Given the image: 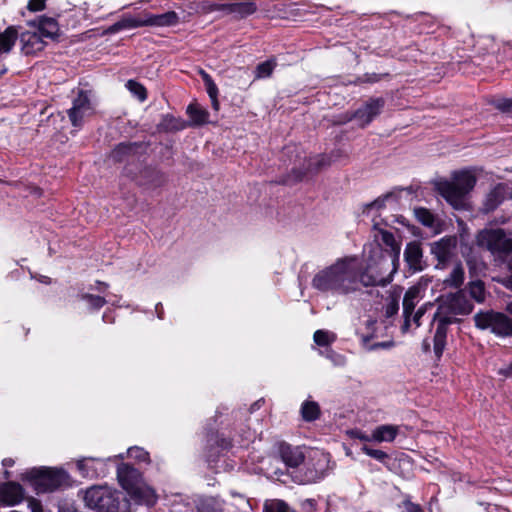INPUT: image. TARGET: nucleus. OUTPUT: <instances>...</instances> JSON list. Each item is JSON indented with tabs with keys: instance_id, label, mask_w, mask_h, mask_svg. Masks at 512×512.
<instances>
[{
	"instance_id": "1",
	"label": "nucleus",
	"mask_w": 512,
	"mask_h": 512,
	"mask_svg": "<svg viewBox=\"0 0 512 512\" xmlns=\"http://www.w3.org/2000/svg\"><path fill=\"white\" fill-rule=\"evenodd\" d=\"M372 256L367 260L365 270L361 272L357 258L344 257L337 259L333 264L320 269L312 278L314 289L331 293L332 295H347L364 286H386L391 282L387 261L379 247L371 250Z\"/></svg>"
},
{
	"instance_id": "2",
	"label": "nucleus",
	"mask_w": 512,
	"mask_h": 512,
	"mask_svg": "<svg viewBox=\"0 0 512 512\" xmlns=\"http://www.w3.org/2000/svg\"><path fill=\"white\" fill-rule=\"evenodd\" d=\"M476 184V178L470 171H458L452 174L451 180L436 183L438 193L455 209L466 207V197Z\"/></svg>"
},
{
	"instance_id": "3",
	"label": "nucleus",
	"mask_w": 512,
	"mask_h": 512,
	"mask_svg": "<svg viewBox=\"0 0 512 512\" xmlns=\"http://www.w3.org/2000/svg\"><path fill=\"white\" fill-rule=\"evenodd\" d=\"M84 502L97 512H131L126 496L106 486H93L84 493Z\"/></svg>"
},
{
	"instance_id": "4",
	"label": "nucleus",
	"mask_w": 512,
	"mask_h": 512,
	"mask_svg": "<svg viewBox=\"0 0 512 512\" xmlns=\"http://www.w3.org/2000/svg\"><path fill=\"white\" fill-rule=\"evenodd\" d=\"M37 492H50L68 482L69 476L64 470L51 468H33L24 474Z\"/></svg>"
},
{
	"instance_id": "5",
	"label": "nucleus",
	"mask_w": 512,
	"mask_h": 512,
	"mask_svg": "<svg viewBox=\"0 0 512 512\" xmlns=\"http://www.w3.org/2000/svg\"><path fill=\"white\" fill-rule=\"evenodd\" d=\"M476 245L497 258H504L512 252V239L499 228L479 231L476 235Z\"/></svg>"
},
{
	"instance_id": "6",
	"label": "nucleus",
	"mask_w": 512,
	"mask_h": 512,
	"mask_svg": "<svg viewBox=\"0 0 512 512\" xmlns=\"http://www.w3.org/2000/svg\"><path fill=\"white\" fill-rule=\"evenodd\" d=\"M475 326L481 330L489 329L498 337L512 336V318L502 312L481 311L474 315Z\"/></svg>"
},
{
	"instance_id": "7",
	"label": "nucleus",
	"mask_w": 512,
	"mask_h": 512,
	"mask_svg": "<svg viewBox=\"0 0 512 512\" xmlns=\"http://www.w3.org/2000/svg\"><path fill=\"white\" fill-rule=\"evenodd\" d=\"M374 230V237L376 241L382 242L387 247V249L384 251L381 248L380 244L369 245V255L367 257V260L370 258V256L373 255L371 250L374 249L376 246L379 247L383 253L384 260L387 261L389 265V270L385 273V275H389V277L392 279L393 274L397 271V264L399 262L401 250L400 245L399 243H397L394 235L391 232L381 227H378V224L376 223L374 224Z\"/></svg>"
},
{
	"instance_id": "8",
	"label": "nucleus",
	"mask_w": 512,
	"mask_h": 512,
	"mask_svg": "<svg viewBox=\"0 0 512 512\" xmlns=\"http://www.w3.org/2000/svg\"><path fill=\"white\" fill-rule=\"evenodd\" d=\"M473 305L467 299L462 291L449 293L439 299L437 315L448 316L453 321H457V316L469 314Z\"/></svg>"
},
{
	"instance_id": "9",
	"label": "nucleus",
	"mask_w": 512,
	"mask_h": 512,
	"mask_svg": "<svg viewBox=\"0 0 512 512\" xmlns=\"http://www.w3.org/2000/svg\"><path fill=\"white\" fill-rule=\"evenodd\" d=\"M94 104L91 91L78 90L77 96L72 101V107L67 111L73 127H81L84 119L94 113Z\"/></svg>"
},
{
	"instance_id": "10",
	"label": "nucleus",
	"mask_w": 512,
	"mask_h": 512,
	"mask_svg": "<svg viewBox=\"0 0 512 512\" xmlns=\"http://www.w3.org/2000/svg\"><path fill=\"white\" fill-rule=\"evenodd\" d=\"M383 106L384 100L382 98L370 99L360 108H358L354 113L345 114L342 123L355 120L359 127L364 128L370 124L376 116L380 114Z\"/></svg>"
},
{
	"instance_id": "11",
	"label": "nucleus",
	"mask_w": 512,
	"mask_h": 512,
	"mask_svg": "<svg viewBox=\"0 0 512 512\" xmlns=\"http://www.w3.org/2000/svg\"><path fill=\"white\" fill-rule=\"evenodd\" d=\"M424 297V290L421 285H414L410 287L403 298V315H404V324L402 326V330L405 332L409 329L411 315L416 307V305L420 302V300Z\"/></svg>"
},
{
	"instance_id": "12",
	"label": "nucleus",
	"mask_w": 512,
	"mask_h": 512,
	"mask_svg": "<svg viewBox=\"0 0 512 512\" xmlns=\"http://www.w3.org/2000/svg\"><path fill=\"white\" fill-rule=\"evenodd\" d=\"M77 469L80 474L89 479L103 477L107 473V465L104 459L85 457L77 461Z\"/></svg>"
},
{
	"instance_id": "13",
	"label": "nucleus",
	"mask_w": 512,
	"mask_h": 512,
	"mask_svg": "<svg viewBox=\"0 0 512 512\" xmlns=\"http://www.w3.org/2000/svg\"><path fill=\"white\" fill-rule=\"evenodd\" d=\"M455 237H443L440 240L431 243V253L438 260L437 268L444 265L451 259L453 251L456 248Z\"/></svg>"
},
{
	"instance_id": "14",
	"label": "nucleus",
	"mask_w": 512,
	"mask_h": 512,
	"mask_svg": "<svg viewBox=\"0 0 512 512\" xmlns=\"http://www.w3.org/2000/svg\"><path fill=\"white\" fill-rule=\"evenodd\" d=\"M404 259L411 270L419 272L424 270L426 263L423 260V251L417 241L409 242L404 251Z\"/></svg>"
},
{
	"instance_id": "15",
	"label": "nucleus",
	"mask_w": 512,
	"mask_h": 512,
	"mask_svg": "<svg viewBox=\"0 0 512 512\" xmlns=\"http://www.w3.org/2000/svg\"><path fill=\"white\" fill-rule=\"evenodd\" d=\"M23 499L22 486L16 482L0 483V505L14 506Z\"/></svg>"
},
{
	"instance_id": "16",
	"label": "nucleus",
	"mask_w": 512,
	"mask_h": 512,
	"mask_svg": "<svg viewBox=\"0 0 512 512\" xmlns=\"http://www.w3.org/2000/svg\"><path fill=\"white\" fill-rule=\"evenodd\" d=\"M125 491L137 504L151 506L156 502L154 490L145 485L142 481L135 483L131 488L125 489Z\"/></svg>"
},
{
	"instance_id": "17",
	"label": "nucleus",
	"mask_w": 512,
	"mask_h": 512,
	"mask_svg": "<svg viewBox=\"0 0 512 512\" xmlns=\"http://www.w3.org/2000/svg\"><path fill=\"white\" fill-rule=\"evenodd\" d=\"M217 10H223L228 13L236 14L240 18L247 17L256 12L257 6L251 0H240L237 2L226 3L215 6Z\"/></svg>"
},
{
	"instance_id": "18",
	"label": "nucleus",
	"mask_w": 512,
	"mask_h": 512,
	"mask_svg": "<svg viewBox=\"0 0 512 512\" xmlns=\"http://www.w3.org/2000/svg\"><path fill=\"white\" fill-rule=\"evenodd\" d=\"M22 50L25 54H34L44 49L45 41L38 31H27L21 34Z\"/></svg>"
},
{
	"instance_id": "19",
	"label": "nucleus",
	"mask_w": 512,
	"mask_h": 512,
	"mask_svg": "<svg viewBox=\"0 0 512 512\" xmlns=\"http://www.w3.org/2000/svg\"><path fill=\"white\" fill-rule=\"evenodd\" d=\"M279 453L283 462L292 468L303 463L305 455L300 447H293L289 444H281Z\"/></svg>"
},
{
	"instance_id": "20",
	"label": "nucleus",
	"mask_w": 512,
	"mask_h": 512,
	"mask_svg": "<svg viewBox=\"0 0 512 512\" xmlns=\"http://www.w3.org/2000/svg\"><path fill=\"white\" fill-rule=\"evenodd\" d=\"M117 478L124 490L131 488L132 485L141 481L138 470L128 464H121L118 466Z\"/></svg>"
},
{
	"instance_id": "21",
	"label": "nucleus",
	"mask_w": 512,
	"mask_h": 512,
	"mask_svg": "<svg viewBox=\"0 0 512 512\" xmlns=\"http://www.w3.org/2000/svg\"><path fill=\"white\" fill-rule=\"evenodd\" d=\"M505 197V186L497 185L487 194L484 202V211L488 213L495 210L504 201Z\"/></svg>"
},
{
	"instance_id": "22",
	"label": "nucleus",
	"mask_w": 512,
	"mask_h": 512,
	"mask_svg": "<svg viewBox=\"0 0 512 512\" xmlns=\"http://www.w3.org/2000/svg\"><path fill=\"white\" fill-rule=\"evenodd\" d=\"M178 15L174 11L163 14L148 15L145 18L146 26H171L178 23Z\"/></svg>"
},
{
	"instance_id": "23",
	"label": "nucleus",
	"mask_w": 512,
	"mask_h": 512,
	"mask_svg": "<svg viewBox=\"0 0 512 512\" xmlns=\"http://www.w3.org/2000/svg\"><path fill=\"white\" fill-rule=\"evenodd\" d=\"M43 38L54 39L59 32L57 21L51 17H42L38 22L37 30Z\"/></svg>"
},
{
	"instance_id": "24",
	"label": "nucleus",
	"mask_w": 512,
	"mask_h": 512,
	"mask_svg": "<svg viewBox=\"0 0 512 512\" xmlns=\"http://www.w3.org/2000/svg\"><path fill=\"white\" fill-rule=\"evenodd\" d=\"M398 430V426L395 425L378 426L372 433V439L377 442H391L396 438Z\"/></svg>"
},
{
	"instance_id": "25",
	"label": "nucleus",
	"mask_w": 512,
	"mask_h": 512,
	"mask_svg": "<svg viewBox=\"0 0 512 512\" xmlns=\"http://www.w3.org/2000/svg\"><path fill=\"white\" fill-rule=\"evenodd\" d=\"M17 38L18 31L14 26H10L3 33H0V53L9 52Z\"/></svg>"
},
{
	"instance_id": "26",
	"label": "nucleus",
	"mask_w": 512,
	"mask_h": 512,
	"mask_svg": "<svg viewBox=\"0 0 512 512\" xmlns=\"http://www.w3.org/2000/svg\"><path fill=\"white\" fill-rule=\"evenodd\" d=\"M300 412L303 420L306 422L317 420L321 413L319 404L310 400H306L302 403Z\"/></svg>"
},
{
	"instance_id": "27",
	"label": "nucleus",
	"mask_w": 512,
	"mask_h": 512,
	"mask_svg": "<svg viewBox=\"0 0 512 512\" xmlns=\"http://www.w3.org/2000/svg\"><path fill=\"white\" fill-rule=\"evenodd\" d=\"M142 26H146L145 18L124 17L121 20L114 23L110 27V30L112 32H118L123 29H132Z\"/></svg>"
},
{
	"instance_id": "28",
	"label": "nucleus",
	"mask_w": 512,
	"mask_h": 512,
	"mask_svg": "<svg viewBox=\"0 0 512 512\" xmlns=\"http://www.w3.org/2000/svg\"><path fill=\"white\" fill-rule=\"evenodd\" d=\"M416 219L426 227L432 228L437 232V219L435 216L426 208L420 207L414 209Z\"/></svg>"
},
{
	"instance_id": "29",
	"label": "nucleus",
	"mask_w": 512,
	"mask_h": 512,
	"mask_svg": "<svg viewBox=\"0 0 512 512\" xmlns=\"http://www.w3.org/2000/svg\"><path fill=\"white\" fill-rule=\"evenodd\" d=\"M464 282V269L461 264H456L449 276L444 280V284L449 287L458 288Z\"/></svg>"
},
{
	"instance_id": "30",
	"label": "nucleus",
	"mask_w": 512,
	"mask_h": 512,
	"mask_svg": "<svg viewBox=\"0 0 512 512\" xmlns=\"http://www.w3.org/2000/svg\"><path fill=\"white\" fill-rule=\"evenodd\" d=\"M276 65L277 64L274 59H269L258 64L255 69V79H263L270 77Z\"/></svg>"
},
{
	"instance_id": "31",
	"label": "nucleus",
	"mask_w": 512,
	"mask_h": 512,
	"mask_svg": "<svg viewBox=\"0 0 512 512\" xmlns=\"http://www.w3.org/2000/svg\"><path fill=\"white\" fill-rule=\"evenodd\" d=\"M187 113L189 114L193 123L196 125H201L208 122L209 113L197 106L189 105L187 108Z\"/></svg>"
},
{
	"instance_id": "32",
	"label": "nucleus",
	"mask_w": 512,
	"mask_h": 512,
	"mask_svg": "<svg viewBox=\"0 0 512 512\" xmlns=\"http://www.w3.org/2000/svg\"><path fill=\"white\" fill-rule=\"evenodd\" d=\"M433 320L438 323L434 336L438 338H446L447 326L455 321L448 318V316L437 315V312L434 313Z\"/></svg>"
},
{
	"instance_id": "33",
	"label": "nucleus",
	"mask_w": 512,
	"mask_h": 512,
	"mask_svg": "<svg viewBox=\"0 0 512 512\" xmlns=\"http://www.w3.org/2000/svg\"><path fill=\"white\" fill-rule=\"evenodd\" d=\"M470 296L478 303H482L485 300V287L484 283L480 280L471 281L469 283Z\"/></svg>"
},
{
	"instance_id": "34",
	"label": "nucleus",
	"mask_w": 512,
	"mask_h": 512,
	"mask_svg": "<svg viewBox=\"0 0 512 512\" xmlns=\"http://www.w3.org/2000/svg\"><path fill=\"white\" fill-rule=\"evenodd\" d=\"M126 88L141 102L147 98V92L145 87L137 81L128 80Z\"/></svg>"
},
{
	"instance_id": "35",
	"label": "nucleus",
	"mask_w": 512,
	"mask_h": 512,
	"mask_svg": "<svg viewBox=\"0 0 512 512\" xmlns=\"http://www.w3.org/2000/svg\"><path fill=\"white\" fill-rule=\"evenodd\" d=\"M265 512H289V506L279 499L266 500L264 503Z\"/></svg>"
},
{
	"instance_id": "36",
	"label": "nucleus",
	"mask_w": 512,
	"mask_h": 512,
	"mask_svg": "<svg viewBox=\"0 0 512 512\" xmlns=\"http://www.w3.org/2000/svg\"><path fill=\"white\" fill-rule=\"evenodd\" d=\"M329 165H330V160L327 157H325L323 155H318V156H315V157L309 159V163H308L306 170L308 172H317L321 168L329 166Z\"/></svg>"
},
{
	"instance_id": "37",
	"label": "nucleus",
	"mask_w": 512,
	"mask_h": 512,
	"mask_svg": "<svg viewBox=\"0 0 512 512\" xmlns=\"http://www.w3.org/2000/svg\"><path fill=\"white\" fill-rule=\"evenodd\" d=\"M199 74L202 77V80L204 82V85H205V88H206V91H207L209 97L210 98L217 97L218 96V88H217L215 82L213 81V79L211 78V76L204 70H200Z\"/></svg>"
},
{
	"instance_id": "38",
	"label": "nucleus",
	"mask_w": 512,
	"mask_h": 512,
	"mask_svg": "<svg viewBox=\"0 0 512 512\" xmlns=\"http://www.w3.org/2000/svg\"><path fill=\"white\" fill-rule=\"evenodd\" d=\"M314 341L319 346H326L334 341L335 335L333 333L324 331V330H317L314 333Z\"/></svg>"
},
{
	"instance_id": "39",
	"label": "nucleus",
	"mask_w": 512,
	"mask_h": 512,
	"mask_svg": "<svg viewBox=\"0 0 512 512\" xmlns=\"http://www.w3.org/2000/svg\"><path fill=\"white\" fill-rule=\"evenodd\" d=\"M161 127L165 130H181L184 128L183 124L173 118L172 116H165L161 123Z\"/></svg>"
},
{
	"instance_id": "40",
	"label": "nucleus",
	"mask_w": 512,
	"mask_h": 512,
	"mask_svg": "<svg viewBox=\"0 0 512 512\" xmlns=\"http://www.w3.org/2000/svg\"><path fill=\"white\" fill-rule=\"evenodd\" d=\"M496 109L504 113H512V98H499L493 101Z\"/></svg>"
},
{
	"instance_id": "41",
	"label": "nucleus",
	"mask_w": 512,
	"mask_h": 512,
	"mask_svg": "<svg viewBox=\"0 0 512 512\" xmlns=\"http://www.w3.org/2000/svg\"><path fill=\"white\" fill-rule=\"evenodd\" d=\"M83 299L92 307L95 309H99L103 307L107 300L104 297L96 296L92 294H86L83 296Z\"/></svg>"
},
{
	"instance_id": "42",
	"label": "nucleus",
	"mask_w": 512,
	"mask_h": 512,
	"mask_svg": "<svg viewBox=\"0 0 512 512\" xmlns=\"http://www.w3.org/2000/svg\"><path fill=\"white\" fill-rule=\"evenodd\" d=\"M361 450L368 456L378 460V461H384L388 455L382 451V450H378V449H372L370 448L369 446H367L366 444L362 446Z\"/></svg>"
},
{
	"instance_id": "43",
	"label": "nucleus",
	"mask_w": 512,
	"mask_h": 512,
	"mask_svg": "<svg viewBox=\"0 0 512 512\" xmlns=\"http://www.w3.org/2000/svg\"><path fill=\"white\" fill-rule=\"evenodd\" d=\"M433 307V304L431 302H427L420 306L416 312L413 311V314L411 315L413 322L415 323L416 327H419L421 325L420 320L423 317V315L427 312L428 309H431Z\"/></svg>"
},
{
	"instance_id": "44",
	"label": "nucleus",
	"mask_w": 512,
	"mask_h": 512,
	"mask_svg": "<svg viewBox=\"0 0 512 512\" xmlns=\"http://www.w3.org/2000/svg\"><path fill=\"white\" fill-rule=\"evenodd\" d=\"M127 454L129 457L134 458L140 462H146L149 458L148 453L139 447L129 448Z\"/></svg>"
},
{
	"instance_id": "45",
	"label": "nucleus",
	"mask_w": 512,
	"mask_h": 512,
	"mask_svg": "<svg viewBox=\"0 0 512 512\" xmlns=\"http://www.w3.org/2000/svg\"><path fill=\"white\" fill-rule=\"evenodd\" d=\"M398 297H399V295L391 296L390 300L386 304L385 314L387 317H391L398 312V310H399Z\"/></svg>"
},
{
	"instance_id": "46",
	"label": "nucleus",
	"mask_w": 512,
	"mask_h": 512,
	"mask_svg": "<svg viewBox=\"0 0 512 512\" xmlns=\"http://www.w3.org/2000/svg\"><path fill=\"white\" fill-rule=\"evenodd\" d=\"M363 342H364V345H365V348L368 350V351H372V350H375V349H378V348H390L393 343L392 342H379V343H376V344H373L371 346H368L367 343L369 342V338L368 337H364L363 338Z\"/></svg>"
},
{
	"instance_id": "47",
	"label": "nucleus",
	"mask_w": 512,
	"mask_h": 512,
	"mask_svg": "<svg viewBox=\"0 0 512 512\" xmlns=\"http://www.w3.org/2000/svg\"><path fill=\"white\" fill-rule=\"evenodd\" d=\"M27 8L32 12L41 11L45 8V0H29Z\"/></svg>"
},
{
	"instance_id": "48",
	"label": "nucleus",
	"mask_w": 512,
	"mask_h": 512,
	"mask_svg": "<svg viewBox=\"0 0 512 512\" xmlns=\"http://www.w3.org/2000/svg\"><path fill=\"white\" fill-rule=\"evenodd\" d=\"M445 339L434 336V353L437 357H440L445 348Z\"/></svg>"
},
{
	"instance_id": "49",
	"label": "nucleus",
	"mask_w": 512,
	"mask_h": 512,
	"mask_svg": "<svg viewBox=\"0 0 512 512\" xmlns=\"http://www.w3.org/2000/svg\"><path fill=\"white\" fill-rule=\"evenodd\" d=\"M350 436L352 438H356V439H359V440L365 441V442L373 441L372 435L369 436V435H367L366 433H364V432H362L360 430H352V431H350Z\"/></svg>"
},
{
	"instance_id": "50",
	"label": "nucleus",
	"mask_w": 512,
	"mask_h": 512,
	"mask_svg": "<svg viewBox=\"0 0 512 512\" xmlns=\"http://www.w3.org/2000/svg\"><path fill=\"white\" fill-rule=\"evenodd\" d=\"M199 512H220L214 508L212 501L202 502L198 507Z\"/></svg>"
},
{
	"instance_id": "51",
	"label": "nucleus",
	"mask_w": 512,
	"mask_h": 512,
	"mask_svg": "<svg viewBox=\"0 0 512 512\" xmlns=\"http://www.w3.org/2000/svg\"><path fill=\"white\" fill-rule=\"evenodd\" d=\"M390 196L387 195L385 196L384 198H378L376 199L375 201L371 202L370 204L367 205V209L370 211L372 209H380L382 207H384V203H385V200L388 199Z\"/></svg>"
},
{
	"instance_id": "52",
	"label": "nucleus",
	"mask_w": 512,
	"mask_h": 512,
	"mask_svg": "<svg viewBox=\"0 0 512 512\" xmlns=\"http://www.w3.org/2000/svg\"><path fill=\"white\" fill-rule=\"evenodd\" d=\"M403 505L407 512H424L420 505L412 503L409 500L404 501Z\"/></svg>"
},
{
	"instance_id": "53",
	"label": "nucleus",
	"mask_w": 512,
	"mask_h": 512,
	"mask_svg": "<svg viewBox=\"0 0 512 512\" xmlns=\"http://www.w3.org/2000/svg\"><path fill=\"white\" fill-rule=\"evenodd\" d=\"M28 506L32 512H43L40 501L34 498L29 499Z\"/></svg>"
},
{
	"instance_id": "54",
	"label": "nucleus",
	"mask_w": 512,
	"mask_h": 512,
	"mask_svg": "<svg viewBox=\"0 0 512 512\" xmlns=\"http://www.w3.org/2000/svg\"><path fill=\"white\" fill-rule=\"evenodd\" d=\"M498 373L505 377L512 378V362L509 365L499 369Z\"/></svg>"
},
{
	"instance_id": "55",
	"label": "nucleus",
	"mask_w": 512,
	"mask_h": 512,
	"mask_svg": "<svg viewBox=\"0 0 512 512\" xmlns=\"http://www.w3.org/2000/svg\"><path fill=\"white\" fill-rule=\"evenodd\" d=\"M127 150H129V147H128V146H126V145L121 144V145H119V146L115 149V151H114V156H115V157H118V155H119V154L126 153V152H127Z\"/></svg>"
},
{
	"instance_id": "56",
	"label": "nucleus",
	"mask_w": 512,
	"mask_h": 512,
	"mask_svg": "<svg viewBox=\"0 0 512 512\" xmlns=\"http://www.w3.org/2000/svg\"><path fill=\"white\" fill-rule=\"evenodd\" d=\"M59 512H77V511L70 505H62L59 507Z\"/></svg>"
},
{
	"instance_id": "57",
	"label": "nucleus",
	"mask_w": 512,
	"mask_h": 512,
	"mask_svg": "<svg viewBox=\"0 0 512 512\" xmlns=\"http://www.w3.org/2000/svg\"><path fill=\"white\" fill-rule=\"evenodd\" d=\"M211 99V102H212V106L215 110H218L219 109V102H218V99L217 97H214V98H210Z\"/></svg>"
},
{
	"instance_id": "58",
	"label": "nucleus",
	"mask_w": 512,
	"mask_h": 512,
	"mask_svg": "<svg viewBox=\"0 0 512 512\" xmlns=\"http://www.w3.org/2000/svg\"><path fill=\"white\" fill-rule=\"evenodd\" d=\"M14 463V461L12 459H4L3 460V465L4 466H12Z\"/></svg>"
},
{
	"instance_id": "59",
	"label": "nucleus",
	"mask_w": 512,
	"mask_h": 512,
	"mask_svg": "<svg viewBox=\"0 0 512 512\" xmlns=\"http://www.w3.org/2000/svg\"><path fill=\"white\" fill-rule=\"evenodd\" d=\"M98 285L100 286L98 288L99 291H103L104 289H106L108 287V285L106 283L98 282Z\"/></svg>"
},
{
	"instance_id": "60",
	"label": "nucleus",
	"mask_w": 512,
	"mask_h": 512,
	"mask_svg": "<svg viewBox=\"0 0 512 512\" xmlns=\"http://www.w3.org/2000/svg\"><path fill=\"white\" fill-rule=\"evenodd\" d=\"M306 503L309 505V506H313L314 505V500H311V499H307L306 500Z\"/></svg>"
},
{
	"instance_id": "61",
	"label": "nucleus",
	"mask_w": 512,
	"mask_h": 512,
	"mask_svg": "<svg viewBox=\"0 0 512 512\" xmlns=\"http://www.w3.org/2000/svg\"><path fill=\"white\" fill-rule=\"evenodd\" d=\"M494 510H496V507H495V506H493V507H489V508H488V512H494Z\"/></svg>"
}]
</instances>
